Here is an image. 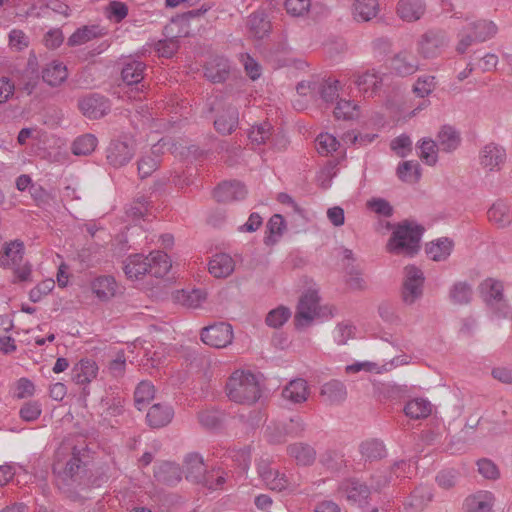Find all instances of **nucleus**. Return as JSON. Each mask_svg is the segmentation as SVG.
<instances>
[{
  "instance_id": "obj_35",
  "label": "nucleus",
  "mask_w": 512,
  "mask_h": 512,
  "mask_svg": "<svg viewBox=\"0 0 512 512\" xmlns=\"http://www.w3.org/2000/svg\"><path fill=\"white\" fill-rule=\"evenodd\" d=\"M487 214L489 220L499 227H506L512 222L510 206L502 200L496 201Z\"/></svg>"
},
{
  "instance_id": "obj_7",
  "label": "nucleus",
  "mask_w": 512,
  "mask_h": 512,
  "mask_svg": "<svg viewBox=\"0 0 512 512\" xmlns=\"http://www.w3.org/2000/svg\"><path fill=\"white\" fill-rule=\"evenodd\" d=\"M200 337L203 343L214 348H225L233 341V328L225 322L202 328Z\"/></svg>"
},
{
  "instance_id": "obj_50",
  "label": "nucleus",
  "mask_w": 512,
  "mask_h": 512,
  "mask_svg": "<svg viewBox=\"0 0 512 512\" xmlns=\"http://www.w3.org/2000/svg\"><path fill=\"white\" fill-rule=\"evenodd\" d=\"M248 27L251 34L256 38H263L270 30V22L262 12H256L250 15Z\"/></svg>"
},
{
  "instance_id": "obj_53",
  "label": "nucleus",
  "mask_w": 512,
  "mask_h": 512,
  "mask_svg": "<svg viewBox=\"0 0 512 512\" xmlns=\"http://www.w3.org/2000/svg\"><path fill=\"white\" fill-rule=\"evenodd\" d=\"M397 176L404 182H416L420 178V166L416 161H404L397 168Z\"/></svg>"
},
{
  "instance_id": "obj_19",
  "label": "nucleus",
  "mask_w": 512,
  "mask_h": 512,
  "mask_svg": "<svg viewBox=\"0 0 512 512\" xmlns=\"http://www.w3.org/2000/svg\"><path fill=\"white\" fill-rule=\"evenodd\" d=\"M320 395L329 405H340L347 398V388L343 382L331 380L322 385Z\"/></svg>"
},
{
  "instance_id": "obj_5",
  "label": "nucleus",
  "mask_w": 512,
  "mask_h": 512,
  "mask_svg": "<svg viewBox=\"0 0 512 512\" xmlns=\"http://www.w3.org/2000/svg\"><path fill=\"white\" fill-rule=\"evenodd\" d=\"M305 428L306 424L303 419L300 416H294L287 421L267 426L266 434L270 443L278 444L284 442L287 436H301Z\"/></svg>"
},
{
  "instance_id": "obj_55",
  "label": "nucleus",
  "mask_w": 512,
  "mask_h": 512,
  "mask_svg": "<svg viewBox=\"0 0 512 512\" xmlns=\"http://www.w3.org/2000/svg\"><path fill=\"white\" fill-rule=\"evenodd\" d=\"M436 78L432 75H421L413 85V92L416 96L424 98L429 96L436 88Z\"/></svg>"
},
{
  "instance_id": "obj_29",
  "label": "nucleus",
  "mask_w": 512,
  "mask_h": 512,
  "mask_svg": "<svg viewBox=\"0 0 512 512\" xmlns=\"http://www.w3.org/2000/svg\"><path fill=\"white\" fill-rule=\"evenodd\" d=\"M98 366L91 359H82L72 369V379L77 384H87L96 378Z\"/></svg>"
},
{
  "instance_id": "obj_1",
  "label": "nucleus",
  "mask_w": 512,
  "mask_h": 512,
  "mask_svg": "<svg viewBox=\"0 0 512 512\" xmlns=\"http://www.w3.org/2000/svg\"><path fill=\"white\" fill-rule=\"evenodd\" d=\"M225 391L229 400L238 404H254L261 396L256 375L246 370L234 371L226 382Z\"/></svg>"
},
{
  "instance_id": "obj_63",
  "label": "nucleus",
  "mask_w": 512,
  "mask_h": 512,
  "mask_svg": "<svg viewBox=\"0 0 512 512\" xmlns=\"http://www.w3.org/2000/svg\"><path fill=\"white\" fill-rule=\"evenodd\" d=\"M459 473L455 469H444L438 472L436 482L443 489L454 487L458 481Z\"/></svg>"
},
{
  "instance_id": "obj_36",
  "label": "nucleus",
  "mask_w": 512,
  "mask_h": 512,
  "mask_svg": "<svg viewBox=\"0 0 512 512\" xmlns=\"http://www.w3.org/2000/svg\"><path fill=\"white\" fill-rule=\"evenodd\" d=\"M403 411L410 419H423L427 418L431 414L432 405L427 399L415 398L406 403Z\"/></svg>"
},
{
  "instance_id": "obj_37",
  "label": "nucleus",
  "mask_w": 512,
  "mask_h": 512,
  "mask_svg": "<svg viewBox=\"0 0 512 512\" xmlns=\"http://www.w3.org/2000/svg\"><path fill=\"white\" fill-rule=\"evenodd\" d=\"M393 70L400 76H408L419 69L418 61L406 52L397 54L392 60Z\"/></svg>"
},
{
  "instance_id": "obj_31",
  "label": "nucleus",
  "mask_w": 512,
  "mask_h": 512,
  "mask_svg": "<svg viewBox=\"0 0 512 512\" xmlns=\"http://www.w3.org/2000/svg\"><path fill=\"white\" fill-rule=\"evenodd\" d=\"M105 34L98 25H86L78 28L69 38L67 44L71 47L83 45L93 39L100 38Z\"/></svg>"
},
{
  "instance_id": "obj_56",
  "label": "nucleus",
  "mask_w": 512,
  "mask_h": 512,
  "mask_svg": "<svg viewBox=\"0 0 512 512\" xmlns=\"http://www.w3.org/2000/svg\"><path fill=\"white\" fill-rule=\"evenodd\" d=\"M392 472L388 469H378L370 477V491H381L387 487L393 480Z\"/></svg>"
},
{
  "instance_id": "obj_25",
  "label": "nucleus",
  "mask_w": 512,
  "mask_h": 512,
  "mask_svg": "<svg viewBox=\"0 0 512 512\" xmlns=\"http://www.w3.org/2000/svg\"><path fill=\"white\" fill-rule=\"evenodd\" d=\"M146 68L145 63L142 61L135 59L133 57H128L123 61V67L121 70V76L123 81L127 85L138 84L144 78V70Z\"/></svg>"
},
{
  "instance_id": "obj_46",
  "label": "nucleus",
  "mask_w": 512,
  "mask_h": 512,
  "mask_svg": "<svg viewBox=\"0 0 512 512\" xmlns=\"http://www.w3.org/2000/svg\"><path fill=\"white\" fill-rule=\"evenodd\" d=\"M267 235L264 238V242L267 245H271L277 242L282 236L286 224L285 220L280 214H274L267 223Z\"/></svg>"
},
{
  "instance_id": "obj_40",
  "label": "nucleus",
  "mask_w": 512,
  "mask_h": 512,
  "mask_svg": "<svg viewBox=\"0 0 512 512\" xmlns=\"http://www.w3.org/2000/svg\"><path fill=\"white\" fill-rule=\"evenodd\" d=\"M453 249V242L449 238H439L436 242L427 245L426 253L433 261L446 260Z\"/></svg>"
},
{
  "instance_id": "obj_52",
  "label": "nucleus",
  "mask_w": 512,
  "mask_h": 512,
  "mask_svg": "<svg viewBox=\"0 0 512 512\" xmlns=\"http://www.w3.org/2000/svg\"><path fill=\"white\" fill-rule=\"evenodd\" d=\"M335 118L352 120L359 116V107L353 101L340 99L333 111Z\"/></svg>"
},
{
  "instance_id": "obj_57",
  "label": "nucleus",
  "mask_w": 512,
  "mask_h": 512,
  "mask_svg": "<svg viewBox=\"0 0 512 512\" xmlns=\"http://www.w3.org/2000/svg\"><path fill=\"white\" fill-rule=\"evenodd\" d=\"M356 327L350 321L339 323L334 331L333 338L338 345H344L349 339L354 338Z\"/></svg>"
},
{
  "instance_id": "obj_22",
  "label": "nucleus",
  "mask_w": 512,
  "mask_h": 512,
  "mask_svg": "<svg viewBox=\"0 0 512 512\" xmlns=\"http://www.w3.org/2000/svg\"><path fill=\"white\" fill-rule=\"evenodd\" d=\"M309 393L307 381L302 378L291 380L282 390L283 398L294 404L304 403Z\"/></svg>"
},
{
  "instance_id": "obj_39",
  "label": "nucleus",
  "mask_w": 512,
  "mask_h": 512,
  "mask_svg": "<svg viewBox=\"0 0 512 512\" xmlns=\"http://www.w3.org/2000/svg\"><path fill=\"white\" fill-rule=\"evenodd\" d=\"M473 296L472 286L466 281L455 282L449 289V300L454 305H467Z\"/></svg>"
},
{
  "instance_id": "obj_41",
  "label": "nucleus",
  "mask_w": 512,
  "mask_h": 512,
  "mask_svg": "<svg viewBox=\"0 0 512 512\" xmlns=\"http://www.w3.org/2000/svg\"><path fill=\"white\" fill-rule=\"evenodd\" d=\"M287 450L289 455L303 466L312 464L316 458L315 449L306 443H294Z\"/></svg>"
},
{
  "instance_id": "obj_14",
  "label": "nucleus",
  "mask_w": 512,
  "mask_h": 512,
  "mask_svg": "<svg viewBox=\"0 0 512 512\" xmlns=\"http://www.w3.org/2000/svg\"><path fill=\"white\" fill-rule=\"evenodd\" d=\"M82 113L90 119H99L110 110L109 100L99 94H90L79 101Z\"/></svg>"
},
{
  "instance_id": "obj_32",
  "label": "nucleus",
  "mask_w": 512,
  "mask_h": 512,
  "mask_svg": "<svg viewBox=\"0 0 512 512\" xmlns=\"http://www.w3.org/2000/svg\"><path fill=\"white\" fill-rule=\"evenodd\" d=\"M494 496L487 491L478 492L465 500L468 512H493Z\"/></svg>"
},
{
  "instance_id": "obj_28",
  "label": "nucleus",
  "mask_w": 512,
  "mask_h": 512,
  "mask_svg": "<svg viewBox=\"0 0 512 512\" xmlns=\"http://www.w3.org/2000/svg\"><path fill=\"white\" fill-rule=\"evenodd\" d=\"M123 270L128 278L140 279L145 274H148V256L143 254L130 255L124 262Z\"/></svg>"
},
{
  "instance_id": "obj_48",
  "label": "nucleus",
  "mask_w": 512,
  "mask_h": 512,
  "mask_svg": "<svg viewBox=\"0 0 512 512\" xmlns=\"http://www.w3.org/2000/svg\"><path fill=\"white\" fill-rule=\"evenodd\" d=\"M155 396V389L150 381H141L134 392L135 406L142 410Z\"/></svg>"
},
{
  "instance_id": "obj_51",
  "label": "nucleus",
  "mask_w": 512,
  "mask_h": 512,
  "mask_svg": "<svg viewBox=\"0 0 512 512\" xmlns=\"http://www.w3.org/2000/svg\"><path fill=\"white\" fill-rule=\"evenodd\" d=\"M361 455L368 460L381 459L386 455V449L382 441L371 439L360 445Z\"/></svg>"
},
{
  "instance_id": "obj_15",
  "label": "nucleus",
  "mask_w": 512,
  "mask_h": 512,
  "mask_svg": "<svg viewBox=\"0 0 512 512\" xmlns=\"http://www.w3.org/2000/svg\"><path fill=\"white\" fill-rule=\"evenodd\" d=\"M319 297L316 291H307L299 300L296 321L298 325L311 322L318 310Z\"/></svg>"
},
{
  "instance_id": "obj_47",
  "label": "nucleus",
  "mask_w": 512,
  "mask_h": 512,
  "mask_svg": "<svg viewBox=\"0 0 512 512\" xmlns=\"http://www.w3.org/2000/svg\"><path fill=\"white\" fill-rule=\"evenodd\" d=\"M262 481L268 489L278 492L284 490L293 491L296 487V485L290 482L284 473H281L278 470L271 472L270 475Z\"/></svg>"
},
{
  "instance_id": "obj_58",
  "label": "nucleus",
  "mask_w": 512,
  "mask_h": 512,
  "mask_svg": "<svg viewBox=\"0 0 512 512\" xmlns=\"http://www.w3.org/2000/svg\"><path fill=\"white\" fill-rule=\"evenodd\" d=\"M82 461L74 449L72 457L66 463V466L62 472L63 480L72 484L76 482V478L80 472Z\"/></svg>"
},
{
  "instance_id": "obj_24",
  "label": "nucleus",
  "mask_w": 512,
  "mask_h": 512,
  "mask_svg": "<svg viewBox=\"0 0 512 512\" xmlns=\"http://www.w3.org/2000/svg\"><path fill=\"white\" fill-rule=\"evenodd\" d=\"M230 71L229 61L225 57H215L205 65V77L213 83L224 82Z\"/></svg>"
},
{
  "instance_id": "obj_64",
  "label": "nucleus",
  "mask_w": 512,
  "mask_h": 512,
  "mask_svg": "<svg viewBox=\"0 0 512 512\" xmlns=\"http://www.w3.org/2000/svg\"><path fill=\"white\" fill-rule=\"evenodd\" d=\"M128 15V7L120 1H112L107 7V16L114 22H121Z\"/></svg>"
},
{
  "instance_id": "obj_34",
  "label": "nucleus",
  "mask_w": 512,
  "mask_h": 512,
  "mask_svg": "<svg viewBox=\"0 0 512 512\" xmlns=\"http://www.w3.org/2000/svg\"><path fill=\"white\" fill-rule=\"evenodd\" d=\"M68 76L66 66L59 61H52L42 71L43 81L50 86L60 85Z\"/></svg>"
},
{
  "instance_id": "obj_45",
  "label": "nucleus",
  "mask_w": 512,
  "mask_h": 512,
  "mask_svg": "<svg viewBox=\"0 0 512 512\" xmlns=\"http://www.w3.org/2000/svg\"><path fill=\"white\" fill-rule=\"evenodd\" d=\"M469 31L475 33L476 40L484 42L495 36L497 33V26L494 22L489 20H477L468 24Z\"/></svg>"
},
{
  "instance_id": "obj_49",
  "label": "nucleus",
  "mask_w": 512,
  "mask_h": 512,
  "mask_svg": "<svg viewBox=\"0 0 512 512\" xmlns=\"http://www.w3.org/2000/svg\"><path fill=\"white\" fill-rule=\"evenodd\" d=\"M98 140L93 134L77 137L72 144V152L78 156L90 155L97 147Z\"/></svg>"
},
{
  "instance_id": "obj_43",
  "label": "nucleus",
  "mask_w": 512,
  "mask_h": 512,
  "mask_svg": "<svg viewBox=\"0 0 512 512\" xmlns=\"http://www.w3.org/2000/svg\"><path fill=\"white\" fill-rule=\"evenodd\" d=\"M378 9V0H355L353 5L354 18L357 21H369L377 15Z\"/></svg>"
},
{
  "instance_id": "obj_16",
  "label": "nucleus",
  "mask_w": 512,
  "mask_h": 512,
  "mask_svg": "<svg viewBox=\"0 0 512 512\" xmlns=\"http://www.w3.org/2000/svg\"><path fill=\"white\" fill-rule=\"evenodd\" d=\"M245 186L238 181H225L214 190V198L221 203L242 200L246 196Z\"/></svg>"
},
{
  "instance_id": "obj_6",
  "label": "nucleus",
  "mask_w": 512,
  "mask_h": 512,
  "mask_svg": "<svg viewBox=\"0 0 512 512\" xmlns=\"http://www.w3.org/2000/svg\"><path fill=\"white\" fill-rule=\"evenodd\" d=\"M507 160L506 149L495 142L485 144L478 154V162L486 172H498Z\"/></svg>"
},
{
  "instance_id": "obj_11",
  "label": "nucleus",
  "mask_w": 512,
  "mask_h": 512,
  "mask_svg": "<svg viewBox=\"0 0 512 512\" xmlns=\"http://www.w3.org/2000/svg\"><path fill=\"white\" fill-rule=\"evenodd\" d=\"M448 45V38L443 31L430 30L418 42V52L424 58H435Z\"/></svg>"
},
{
  "instance_id": "obj_17",
  "label": "nucleus",
  "mask_w": 512,
  "mask_h": 512,
  "mask_svg": "<svg viewBox=\"0 0 512 512\" xmlns=\"http://www.w3.org/2000/svg\"><path fill=\"white\" fill-rule=\"evenodd\" d=\"M248 138L251 145H270L275 147L277 145V136L274 135L273 126L269 122H262L255 124L251 127Z\"/></svg>"
},
{
  "instance_id": "obj_27",
  "label": "nucleus",
  "mask_w": 512,
  "mask_h": 512,
  "mask_svg": "<svg viewBox=\"0 0 512 512\" xmlns=\"http://www.w3.org/2000/svg\"><path fill=\"white\" fill-rule=\"evenodd\" d=\"M461 143L460 133L451 125H444L437 134V144L439 150L451 153L455 151Z\"/></svg>"
},
{
  "instance_id": "obj_21",
  "label": "nucleus",
  "mask_w": 512,
  "mask_h": 512,
  "mask_svg": "<svg viewBox=\"0 0 512 512\" xmlns=\"http://www.w3.org/2000/svg\"><path fill=\"white\" fill-rule=\"evenodd\" d=\"M154 477L159 483L173 486L181 481L182 471L176 463L162 462L155 467Z\"/></svg>"
},
{
  "instance_id": "obj_18",
  "label": "nucleus",
  "mask_w": 512,
  "mask_h": 512,
  "mask_svg": "<svg viewBox=\"0 0 512 512\" xmlns=\"http://www.w3.org/2000/svg\"><path fill=\"white\" fill-rule=\"evenodd\" d=\"M24 255V244L19 240L5 243L0 250V266L11 268L22 262Z\"/></svg>"
},
{
  "instance_id": "obj_23",
  "label": "nucleus",
  "mask_w": 512,
  "mask_h": 512,
  "mask_svg": "<svg viewBox=\"0 0 512 512\" xmlns=\"http://www.w3.org/2000/svg\"><path fill=\"white\" fill-rule=\"evenodd\" d=\"M174 411L170 405L154 404L147 412L146 420L150 427L161 428L173 419Z\"/></svg>"
},
{
  "instance_id": "obj_26",
  "label": "nucleus",
  "mask_w": 512,
  "mask_h": 512,
  "mask_svg": "<svg viewBox=\"0 0 512 512\" xmlns=\"http://www.w3.org/2000/svg\"><path fill=\"white\" fill-rule=\"evenodd\" d=\"M424 12V0H399L397 5L398 16L406 22L419 20Z\"/></svg>"
},
{
  "instance_id": "obj_12",
  "label": "nucleus",
  "mask_w": 512,
  "mask_h": 512,
  "mask_svg": "<svg viewBox=\"0 0 512 512\" xmlns=\"http://www.w3.org/2000/svg\"><path fill=\"white\" fill-rule=\"evenodd\" d=\"M354 84L364 98L377 95L383 84V74L375 69L357 72L354 74Z\"/></svg>"
},
{
  "instance_id": "obj_38",
  "label": "nucleus",
  "mask_w": 512,
  "mask_h": 512,
  "mask_svg": "<svg viewBox=\"0 0 512 512\" xmlns=\"http://www.w3.org/2000/svg\"><path fill=\"white\" fill-rule=\"evenodd\" d=\"M432 490L427 485L416 487L405 501V507L413 510L423 509L432 500Z\"/></svg>"
},
{
  "instance_id": "obj_13",
  "label": "nucleus",
  "mask_w": 512,
  "mask_h": 512,
  "mask_svg": "<svg viewBox=\"0 0 512 512\" xmlns=\"http://www.w3.org/2000/svg\"><path fill=\"white\" fill-rule=\"evenodd\" d=\"M212 109H215L213 106ZM239 123V112L236 106L227 104L216 108L214 127L217 132L228 135L236 130Z\"/></svg>"
},
{
  "instance_id": "obj_30",
  "label": "nucleus",
  "mask_w": 512,
  "mask_h": 512,
  "mask_svg": "<svg viewBox=\"0 0 512 512\" xmlns=\"http://www.w3.org/2000/svg\"><path fill=\"white\" fill-rule=\"evenodd\" d=\"M118 285L112 276H99L91 283V289L96 297L102 301L109 300L114 297Z\"/></svg>"
},
{
  "instance_id": "obj_3",
  "label": "nucleus",
  "mask_w": 512,
  "mask_h": 512,
  "mask_svg": "<svg viewBox=\"0 0 512 512\" xmlns=\"http://www.w3.org/2000/svg\"><path fill=\"white\" fill-rule=\"evenodd\" d=\"M479 292L485 303L493 309L498 318H507L511 308L504 298V285L494 278H487L479 285Z\"/></svg>"
},
{
  "instance_id": "obj_8",
  "label": "nucleus",
  "mask_w": 512,
  "mask_h": 512,
  "mask_svg": "<svg viewBox=\"0 0 512 512\" xmlns=\"http://www.w3.org/2000/svg\"><path fill=\"white\" fill-rule=\"evenodd\" d=\"M184 472L185 478L190 482L202 484L205 487L213 486L210 484L213 473H208L202 456L197 453H190L185 457Z\"/></svg>"
},
{
  "instance_id": "obj_62",
  "label": "nucleus",
  "mask_w": 512,
  "mask_h": 512,
  "mask_svg": "<svg viewBox=\"0 0 512 512\" xmlns=\"http://www.w3.org/2000/svg\"><path fill=\"white\" fill-rule=\"evenodd\" d=\"M159 156L153 151V155L142 157L138 162V173L141 178L150 176L158 167Z\"/></svg>"
},
{
  "instance_id": "obj_59",
  "label": "nucleus",
  "mask_w": 512,
  "mask_h": 512,
  "mask_svg": "<svg viewBox=\"0 0 512 512\" xmlns=\"http://www.w3.org/2000/svg\"><path fill=\"white\" fill-rule=\"evenodd\" d=\"M339 145L337 138L329 133H321L316 138L317 151L322 155H328L336 151Z\"/></svg>"
},
{
  "instance_id": "obj_61",
  "label": "nucleus",
  "mask_w": 512,
  "mask_h": 512,
  "mask_svg": "<svg viewBox=\"0 0 512 512\" xmlns=\"http://www.w3.org/2000/svg\"><path fill=\"white\" fill-rule=\"evenodd\" d=\"M390 148L397 156L404 158L412 151V140L407 134H401L391 141Z\"/></svg>"
},
{
  "instance_id": "obj_60",
  "label": "nucleus",
  "mask_w": 512,
  "mask_h": 512,
  "mask_svg": "<svg viewBox=\"0 0 512 512\" xmlns=\"http://www.w3.org/2000/svg\"><path fill=\"white\" fill-rule=\"evenodd\" d=\"M291 316V311L284 307L279 306L271 310L266 316V324L273 328H279L285 324Z\"/></svg>"
},
{
  "instance_id": "obj_42",
  "label": "nucleus",
  "mask_w": 512,
  "mask_h": 512,
  "mask_svg": "<svg viewBox=\"0 0 512 512\" xmlns=\"http://www.w3.org/2000/svg\"><path fill=\"white\" fill-rule=\"evenodd\" d=\"M339 81L333 78L319 79L316 100L321 99L326 104H332L338 97Z\"/></svg>"
},
{
  "instance_id": "obj_10",
  "label": "nucleus",
  "mask_w": 512,
  "mask_h": 512,
  "mask_svg": "<svg viewBox=\"0 0 512 512\" xmlns=\"http://www.w3.org/2000/svg\"><path fill=\"white\" fill-rule=\"evenodd\" d=\"M135 153L134 141L125 138V140H114L110 143L106 151L108 163L114 168L126 165Z\"/></svg>"
},
{
  "instance_id": "obj_44",
  "label": "nucleus",
  "mask_w": 512,
  "mask_h": 512,
  "mask_svg": "<svg viewBox=\"0 0 512 512\" xmlns=\"http://www.w3.org/2000/svg\"><path fill=\"white\" fill-rule=\"evenodd\" d=\"M206 299V293L202 289L181 290L175 294L176 302L187 308H198Z\"/></svg>"
},
{
  "instance_id": "obj_54",
  "label": "nucleus",
  "mask_w": 512,
  "mask_h": 512,
  "mask_svg": "<svg viewBox=\"0 0 512 512\" xmlns=\"http://www.w3.org/2000/svg\"><path fill=\"white\" fill-rule=\"evenodd\" d=\"M419 156L427 165H434L437 162V151L439 149L437 142L430 138H424L419 145Z\"/></svg>"
},
{
  "instance_id": "obj_2",
  "label": "nucleus",
  "mask_w": 512,
  "mask_h": 512,
  "mask_svg": "<svg viewBox=\"0 0 512 512\" xmlns=\"http://www.w3.org/2000/svg\"><path fill=\"white\" fill-rule=\"evenodd\" d=\"M423 229L420 225L405 221L392 232L387 251L393 254L414 255L419 249Z\"/></svg>"
},
{
  "instance_id": "obj_4",
  "label": "nucleus",
  "mask_w": 512,
  "mask_h": 512,
  "mask_svg": "<svg viewBox=\"0 0 512 512\" xmlns=\"http://www.w3.org/2000/svg\"><path fill=\"white\" fill-rule=\"evenodd\" d=\"M424 274L414 265L404 269V281L402 287V300L407 305L414 304L423 295Z\"/></svg>"
},
{
  "instance_id": "obj_33",
  "label": "nucleus",
  "mask_w": 512,
  "mask_h": 512,
  "mask_svg": "<svg viewBox=\"0 0 512 512\" xmlns=\"http://www.w3.org/2000/svg\"><path fill=\"white\" fill-rule=\"evenodd\" d=\"M149 270L148 274L161 278L164 277L171 268V262L166 253L162 251H153L148 255Z\"/></svg>"
},
{
  "instance_id": "obj_9",
  "label": "nucleus",
  "mask_w": 512,
  "mask_h": 512,
  "mask_svg": "<svg viewBox=\"0 0 512 512\" xmlns=\"http://www.w3.org/2000/svg\"><path fill=\"white\" fill-rule=\"evenodd\" d=\"M337 492L349 503L356 504L359 507L367 505V499L370 495L369 487L356 478L341 481L338 485Z\"/></svg>"
},
{
  "instance_id": "obj_20",
  "label": "nucleus",
  "mask_w": 512,
  "mask_h": 512,
  "mask_svg": "<svg viewBox=\"0 0 512 512\" xmlns=\"http://www.w3.org/2000/svg\"><path fill=\"white\" fill-rule=\"evenodd\" d=\"M208 270L215 278H226L235 270V261L230 255L219 253L209 261Z\"/></svg>"
}]
</instances>
